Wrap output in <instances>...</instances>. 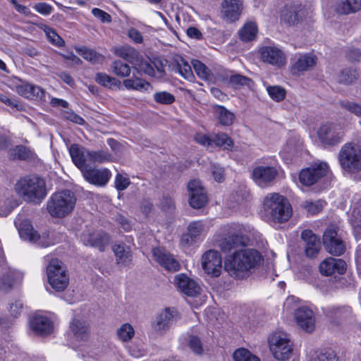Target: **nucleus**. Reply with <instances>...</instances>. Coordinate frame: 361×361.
I'll return each instance as SVG.
<instances>
[{
	"label": "nucleus",
	"mask_w": 361,
	"mask_h": 361,
	"mask_svg": "<svg viewBox=\"0 0 361 361\" xmlns=\"http://www.w3.org/2000/svg\"><path fill=\"white\" fill-rule=\"evenodd\" d=\"M263 260L262 254L253 248H243L227 256L224 269L230 275L241 277L243 274L259 266Z\"/></svg>",
	"instance_id": "nucleus-1"
},
{
	"label": "nucleus",
	"mask_w": 361,
	"mask_h": 361,
	"mask_svg": "<svg viewBox=\"0 0 361 361\" xmlns=\"http://www.w3.org/2000/svg\"><path fill=\"white\" fill-rule=\"evenodd\" d=\"M264 219L272 226L288 221L292 216V207L288 199L276 192L267 194L262 202Z\"/></svg>",
	"instance_id": "nucleus-2"
},
{
	"label": "nucleus",
	"mask_w": 361,
	"mask_h": 361,
	"mask_svg": "<svg viewBox=\"0 0 361 361\" xmlns=\"http://www.w3.org/2000/svg\"><path fill=\"white\" fill-rule=\"evenodd\" d=\"M15 191L26 201L40 202L47 195L44 180L35 176H25L15 184Z\"/></svg>",
	"instance_id": "nucleus-3"
},
{
	"label": "nucleus",
	"mask_w": 361,
	"mask_h": 361,
	"mask_svg": "<svg viewBox=\"0 0 361 361\" xmlns=\"http://www.w3.org/2000/svg\"><path fill=\"white\" fill-rule=\"evenodd\" d=\"M76 204V197L70 190L54 192L49 198L47 209L52 217L63 218L71 214Z\"/></svg>",
	"instance_id": "nucleus-4"
},
{
	"label": "nucleus",
	"mask_w": 361,
	"mask_h": 361,
	"mask_svg": "<svg viewBox=\"0 0 361 361\" xmlns=\"http://www.w3.org/2000/svg\"><path fill=\"white\" fill-rule=\"evenodd\" d=\"M68 152L73 162L78 168L90 166V164L96 163L103 164L111 160V155L107 151H91L78 144L71 145Z\"/></svg>",
	"instance_id": "nucleus-5"
},
{
	"label": "nucleus",
	"mask_w": 361,
	"mask_h": 361,
	"mask_svg": "<svg viewBox=\"0 0 361 361\" xmlns=\"http://www.w3.org/2000/svg\"><path fill=\"white\" fill-rule=\"evenodd\" d=\"M341 167L348 172L361 171V145L348 142L343 145L338 153Z\"/></svg>",
	"instance_id": "nucleus-6"
},
{
	"label": "nucleus",
	"mask_w": 361,
	"mask_h": 361,
	"mask_svg": "<svg viewBox=\"0 0 361 361\" xmlns=\"http://www.w3.org/2000/svg\"><path fill=\"white\" fill-rule=\"evenodd\" d=\"M48 283L56 291L64 290L69 283V276L66 270L62 267V262L57 259H52L47 267Z\"/></svg>",
	"instance_id": "nucleus-7"
},
{
	"label": "nucleus",
	"mask_w": 361,
	"mask_h": 361,
	"mask_svg": "<svg viewBox=\"0 0 361 361\" xmlns=\"http://www.w3.org/2000/svg\"><path fill=\"white\" fill-rule=\"evenodd\" d=\"M317 133L322 145L334 146L342 142L345 130L342 124L326 122L320 126Z\"/></svg>",
	"instance_id": "nucleus-8"
},
{
	"label": "nucleus",
	"mask_w": 361,
	"mask_h": 361,
	"mask_svg": "<svg viewBox=\"0 0 361 361\" xmlns=\"http://www.w3.org/2000/svg\"><path fill=\"white\" fill-rule=\"evenodd\" d=\"M323 243L326 250L331 255L340 256L345 251V243L338 235L336 228L329 227L323 235Z\"/></svg>",
	"instance_id": "nucleus-9"
},
{
	"label": "nucleus",
	"mask_w": 361,
	"mask_h": 361,
	"mask_svg": "<svg viewBox=\"0 0 361 361\" xmlns=\"http://www.w3.org/2000/svg\"><path fill=\"white\" fill-rule=\"evenodd\" d=\"M329 167L326 163H315L311 166L300 171L299 173L300 182L304 185H312L326 176Z\"/></svg>",
	"instance_id": "nucleus-10"
},
{
	"label": "nucleus",
	"mask_w": 361,
	"mask_h": 361,
	"mask_svg": "<svg viewBox=\"0 0 361 361\" xmlns=\"http://www.w3.org/2000/svg\"><path fill=\"white\" fill-rule=\"evenodd\" d=\"M312 11L300 4L286 6L281 13V20L289 25H297L310 18Z\"/></svg>",
	"instance_id": "nucleus-11"
},
{
	"label": "nucleus",
	"mask_w": 361,
	"mask_h": 361,
	"mask_svg": "<svg viewBox=\"0 0 361 361\" xmlns=\"http://www.w3.org/2000/svg\"><path fill=\"white\" fill-rule=\"evenodd\" d=\"M202 267L208 275L219 276L222 271L221 254L213 250L207 251L202 257Z\"/></svg>",
	"instance_id": "nucleus-12"
},
{
	"label": "nucleus",
	"mask_w": 361,
	"mask_h": 361,
	"mask_svg": "<svg viewBox=\"0 0 361 361\" xmlns=\"http://www.w3.org/2000/svg\"><path fill=\"white\" fill-rule=\"evenodd\" d=\"M82 173L85 179L90 183L97 186H104L111 178V171L106 169H97L91 166L78 168Z\"/></svg>",
	"instance_id": "nucleus-13"
},
{
	"label": "nucleus",
	"mask_w": 361,
	"mask_h": 361,
	"mask_svg": "<svg viewBox=\"0 0 361 361\" xmlns=\"http://www.w3.org/2000/svg\"><path fill=\"white\" fill-rule=\"evenodd\" d=\"M205 232V225L202 221H196L191 222L188 226V232L181 237V246L188 247L202 240Z\"/></svg>",
	"instance_id": "nucleus-14"
},
{
	"label": "nucleus",
	"mask_w": 361,
	"mask_h": 361,
	"mask_svg": "<svg viewBox=\"0 0 361 361\" xmlns=\"http://www.w3.org/2000/svg\"><path fill=\"white\" fill-rule=\"evenodd\" d=\"M189 203L195 209L203 207L207 202V192L199 180H190L188 184Z\"/></svg>",
	"instance_id": "nucleus-15"
},
{
	"label": "nucleus",
	"mask_w": 361,
	"mask_h": 361,
	"mask_svg": "<svg viewBox=\"0 0 361 361\" xmlns=\"http://www.w3.org/2000/svg\"><path fill=\"white\" fill-rule=\"evenodd\" d=\"M177 312L174 308H166L157 315L152 323V331L157 335H162L169 329L172 322L176 319Z\"/></svg>",
	"instance_id": "nucleus-16"
},
{
	"label": "nucleus",
	"mask_w": 361,
	"mask_h": 361,
	"mask_svg": "<svg viewBox=\"0 0 361 361\" xmlns=\"http://www.w3.org/2000/svg\"><path fill=\"white\" fill-rule=\"evenodd\" d=\"M263 62L281 67L286 63V57L282 50L275 46H265L259 49Z\"/></svg>",
	"instance_id": "nucleus-17"
},
{
	"label": "nucleus",
	"mask_w": 361,
	"mask_h": 361,
	"mask_svg": "<svg viewBox=\"0 0 361 361\" xmlns=\"http://www.w3.org/2000/svg\"><path fill=\"white\" fill-rule=\"evenodd\" d=\"M154 260L169 271H178L180 269L179 262L163 247H154L152 250Z\"/></svg>",
	"instance_id": "nucleus-18"
},
{
	"label": "nucleus",
	"mask_w": 361,
	"mask_h": 361,
	"mask_svg": "<svg viewBox=\"0 0 361 361\" xmlns=\"http://www.w3.org/2000/svg\"><path fill=\"white\" fill-rule=\"evenodd\" d=\"M30 327L36 336H47L54 330L52 321L47 316L36 314L33 315L29 322Z\"/></svg>",
	"instance_id": "nucleus-19"
},
{
	"label": "nucleus",
	"mask_w": 361,
	"mask_h": 361,
	"mask_svg": "<svg viewBox=\"0 0 361 361\" xmlns=\"http://www.w3.org/2000/svg\"><path fill=\"white\" fill-rule=\"evenodd\" d=\"M298 325L307 332H312L315 327V317L313 311L307 306L297 308L294 313Z\"/></svg>",
	"instance_id": "nucleus-20"
},
{
	"label": "nucleus",
	"mask_w": 361,
	"mask_h": 361,
	"mask_svg": "<svg viewBox=\"0 0 361 361\" xmlns=\"http://www.w3.org/2000/svg\"><path fill=\"white\" fill-rule=\"evenodd\" d=\"M174 283L180 291L189 297H196L201 290L200 285L185 274H177L174 277Z\"/></svg>",
	"instance_id": "nucleus-21"
},
{
	"label": "nucleus",
	"mask_w": 361,
	"mask_h": 361,
	"mask_svg": "<svg viewBox=\"0 0 361 361\" xmlns=\"http://www.w3.org/2000/svg\"><path fill=\"white\" fill-rule=\"evenodd\" d=\"M291 66L293 75H299L301 72L306 71L314 66L317 58L313 54H295Z\"/></svg>",
	"instance_id": "nucleus-22"
},
{
	"label": "nucleus",
	"mask_w": 361,
	"mask_h": 361,
	"mask_svg": "<svg viewBox=\"0 0 361 361\" xmlns=\"http://www.w3.org/2000/svg\"><path fill=\"white\" fill-rule=\"evenodd\" d=\"M16 92L22 97L30 99H44L45 91L39 86L18 80L14 87Z\"/></svg>",
	"instance_id": "nucleus-23"
},
{
	"label": "nucleus",
	"mask_w": 361,
	"mask_h": 361,
	"mask_svg": "<svg viewBox=\"0 0 361 361\" xmlns=\"http://www.w3.org/2000/svg\"><path fill=\"white\" fill-rule=\"evenodd\" d=\"M277 173L274 167L259 166L253 169L252 176L257 185L264 188L275 179Z\"/></svg>",
	"instance_id": "nucleus-24"
},
{
	"label": "nucleus",
	"mask_w": 361,
	"mask_h": 361,
	"mask_svg": "<svg viewBox=\"0 0 361 361\" xmlns=\"http://www.w3.org/2000/svg\"><path fill=\"white\" fill-rule=\"evenodd\" d=\"M346 270V263L341 259L328 257L319 265V271L324 276L343 274Z\"/></svg>",
	"instance_id": "nucleus-25"
},
{
	"label": "nucleus",
	"mask_w": 361,
	"mask_h": 361,
	"mask_svg": "<svg viewBox=\"0 0 361 361\" xmlns=\"http://www.w3.org/2000/svg\"><path fill=\"white\" fill-rule=\"evenodd\" d=\"M243 0H223L221 2V13L228 21L237 20L243 11Z\"/></svg>",
	"instance_id": "nucleus-26"
},
{
	"label": "nucleus",
	"mask_w": 361,
	"mask_h": 361,
	"mask_svg": "<svg viewBox=\"0 0 361 361\" xmlns=\"http://www.w3.org/2000/svg\"><path fill=\"white\" fill-rule=\"evenodd\" d=\"M269 345L274 357L279 360H288L292 354L290 340H269Z\"/></svg>",
	"instance_id": "nucleus-27"
},
{
	"label": "nucleus",
	"mask_w": 361,
	"mask_h": 361,
	"mask_svg": "<svg viewBox=\"0 0 361 361\" xmlns=\"http://www.w3.org/2000/svg\"><path fill=\"white\" fill-rule=\"evenodd\" d=\"M301 238L305 243V254L309 257H314L320 249L319 238L311 230H304Z\"/></svg>",
	"instance_id": "nucleus-28"
},
{
	"label": "nucleus",
	"mask_w": 361,
	"mask_h": 361,
	"mask_svg": "<svg viewBox=\"0 0 361 361\" xmlns=\"http://www.w3.org/2000/svg\"><path fill=\"white\" fill-rule=\"evenodd\" d=\"M249 239L245 235L235 233L225 238L220 244V247L224 252H230L232 249L239 246L247 245Z\"/></svg>",
	"instance_id": "nucleus-29"
},
{
	"label": "nucleus",
	"mask_w": 361,
	"mask_h": 361,
	"mask_svg": "<svg viewBox=\"0 0 361 361\" xmlns=\"http://www.w3.org/2000/svg\"><path fill=\"white\" fill-rule=\"evenodd\" d=\"M82 240L85 245L97 247L100 251H104L110 241V237L105 233H94L88 236L83 235Z\"/></svg>",
	"instance_id": "nucleus-30"
},
{
	"label": "nucleus",
	"mask_w": 361,
	"mask_h": 361,
	"mask_svg": "<svg viewBox=\"0 0 361 361\" xmlns=\"http://www.w3.org/2000/svg\"><path fill=\"white\" fill-rule=\"evenodd\" d=\"M18 232L21 238L33 243L41 245L40 235L27 221H22L18 226Z\"/></svg>",
	"instance_id": "nucleus-31"
},
{
	"label": "nucleus",
	"mask_w": 361,
	"mask_h": 361,
	"mask_svg": "<svg viewBox=\"0 0 361 361\" xmlns=\"http://www.w3.org/2000/svg\"><path fill=\"white\" fill-rule=\"evenodd\" d=\"M23 275L16 271L8 270L0 278V290L8 291L12 288L15 283L20 282Z\"/></svg>",
	"instance_id": "nucleus-32"
},
{
	"label": "nucleus",
	"mask_w": 361,
	"mask_h": 361,
	"mask_svg": "<svg viewBox=\"0 0 361 361\" xmlns=\"http://www.w3.org/2000/svg\"><path fill=\"white\" fill-rule=\"evenodd\" d=\"M123 85L128 90H136L141 92H148L152 89L149 82L138 77L126 79L123 81Z\"/></svg>",
	"instance_id": "nucleus-33"
},
{
	"label": "nucleus",
	"mask_w": 361,
	"mask_h": 361,
	"mask_svg": "<svg viewBox=\"0 0 361 361\" xmlns=\"http://www.w3.org/2000/svg\"><path fill=\"white\" fill-rule=\"evenodd\" d=\"M114 53L118 57L123 59L132 65L137 61L140 53L129 45H124L114 49Z\"/></svg>",
	"instance_id": "nucleus-34"
},
{
	"label": "nucleus",
	"mask_w": 361,
	"mask_h": 361,
	"mask_svg": "<svg viewBox=\"0 0 361 361\" xmlns=\"http://www.w3.org/2000/svg\"><path fill=\"white\" fill-rule=\"evenodd\" d=\"M173 70L176 73L180 74L185 80L192 82L195 80V75L192 73L190 65L183 58L179 57L176 60L173 66Z\"/></svg>",
	"instance_id": "nucleus-35"
},
{
	"label": "nucleus",
	"mask_w": 361,
	"mask_h": 361,
	"mask_svg": "<svg viewBox=\"0 0 361 361\" xmlns=\"http://www.w3.org/2000/svg\"><path fill=\"white\" fill-rule=\"evenodd\" d=\"M112 250L118 264L125 265L131 261L130 249L125 244H115Z\"/></svg>",
	"instance_id": "nucleus-36"
},
{
	"label": "nucleus",
	"mask_w": 361,
	"mask_h": 361,
	"mask_svg": "<svg viewBox=\"0 0 361 361\" xmlns=\"http://www.w3.org/2000/svg\"><path fill=\"white\" fill-rule=\"evenodd\" d=\"M214 111L219 123L225 126H231L234 120V114L223 106H214Z\"/></svg>",
	"instance_id": "nucleus-37"
},
{
	"label": "nucleus",
	"mask_w": 361,
	"mask_h": 361,
	"mask_svg": "<svg viewBox=\"0 0 361 361\" xmlns=\"http://www.w3.org/2000/svg\"><path fill=\"white\" fill-rule=\"evenodd\" d=\"M336 11L341 14L355 13L361 9V0L341 1L336 6Z\"/></svg>",
	"instance_id": "nucleus-38"
},
{
	"label": "nucleus",
	"mask_w": 361,
	"mask_h": 361,
	"mask_svg": "<svg viewBox=\"0 0 361 361\" xmlns=\"http://www.w3.org/2000/svg\"><path fill=\"white\" fill-rule=\"evenodd\" d=\"M69 328L73 336L78 338L86 336L89 333V325L85 321L74 319L70 323Z\"/></svg>",
	"instance_id": "nucleus-39"
},
{
	"label": "nucleus",
	"mask_w": 361,
	"mask_h": 361,
	"mask_svg": "<svg viewBox=\"0 0 361 361\" xmlns=\"http://www.w3.org/2000/svg\"><path fill=\"white\" fill-rule=\"evenodd\" d=\"M257 33V26L253 22L246 23L239 30L240 39L243 42H250L255 39Z\"/></svg>",
	"instance_id": "nucleus-40"
},
{
	"label": "nucleus",
	"mask_w": 361,
	"mask_h": 361,
	"mask_svg": "<svg viewBox=\"0 0 361 361\" xmlns=\"http://www.w3.org/2000/svg\"><path fill=\"white\" fill-rule=\"evenodd\" d=\"M133 66L138 72H142L151 77H156V71L152 61L144 59L140 54L138 56L137 61L135 62Z\"/></svg>",
	"instance_id": "nucleus-41"
},
{
	"label": "nucleus",
	"mask_w": 361,
	"mask_h": 361,
	"mask_svg": "<svg viewBox=\"0 0 361 361\" xmlns=\"http://www.w3.org/2000/svg\"><path fill=\"white\" fill-rule=\"evenodd\" d=\"M94 80L100 85L107 88L119 87L121 85V82L118 79L105 73H97Z\"/></svg>",
	"instance_id": "nucleus-42"
},
{
	"label": "nucleus",
	"mask_w": 361,
	"mask_h": 361,
	"mask_svg": "<svg viewBox=\"0 0 361 361\" xmlns=\"http://www.w3.org/2000/svg\"><path fill=\"white\" fill-rule=\"evenodd\" d=\"M192 65L197 75L204 81H211L213 75L209 68L199 60L192 61Z\"/></svg>",
	"instance_id": "nucleus-43"
},
{
	"label": "nucleus",
	"mask_w": 361,
	"mask_h": 361,
	"mask_svg": "<svg viewBox=\"0 0 361 361\" xmlns=\"http://www.w3.org/2000/svg\"><path fill=\"white\" fill-rule=\"evenodd\" d=\"M111 68L114 74L120 78L128 77L131 72V68L128 64L121 60H115L111 65Z\"/></svg>",
	"instance_id": "nucleus-44"
},
{
	"label": "nucleus",
	"mask_w": 361,
	"mask_h": 361,
	"mask_svg": "<svg viewBox=\"0 0 361 361\" xmlns=\"http://www.w3.org/2000/svg\"><path fill=\"white\" fill-rule=\"evenodd\" d=\"M212 136V146L215 145L224 149H230L233 147V142L232 140L226 133L213 134Z\"/></svg>",
	"instance_id": "nucleus-45"
},
{
	"label": "nucleus",
	"mask_w": 361,
	"mask_h": 361,
	"mask_svg": "<svg viewBox=\"0 0 361 361\" xmlns=\"http://www.w3.org/2000/svg\"><path fill=\"white\" fill-rule=\"evenodd\" d=\"M233 358L234 361H260L259 357L243 348L235 350L233 354Z\"/></svg>",
	"instance_id": "nucleus-46"
},
{
	"label": "nucleus",
	"mask_w": 361,
	"mask_h": 361,
	"mask_svg": "<svg viewBox=\"0 0 361 361\" xmlns=\"http://www.w3.org/2000/svg\"><path fill=\"white\" fill-rule=\"evenodd\" d=\"M325 205L326 202L323 200H318L316 202L305 201L302 203V207L309 214L311 215H314L319 213Z\"/></svg>",
	"instance_id": "nucleus-47"
},
{
	"label": "nucleus",
	"mask_w": 361,
	"mask_h": 361,
	"mask_svg": "<svg viewBox=\"0 0 361 361\" xmlns=\"http://www.w3.org/2000/svg\"><path fill=\"white\" fill-rule=\"evenodd\" d=\"M267 90L269 97L275 102H281L286 97V92L281 86H268Z\"/></svg>",
	"instance_id": "nucleus-48"
},
{
	"label": "nucleus",
	"mask_w": 361,
	"mask_h": 361,
	"mask_svg": "<svg viewBox=\"0 0 361 361\" xmlns=\"http://www.w3.org/2000/svg\"><path fill=\"white\" fill-rule=\"evenodd\" d=\"M359 74L357 70L346 68L341 72L339 75V82L343 84H350L358 77Z\"/></svg>",
	"instance_id": "nucleus-49"
},
{
	"label": "nucleus",
	"mask_w": 361,
	"mask_h": 361,
	"mask_svg": "<svg viewBox=\"0 0 361 361\" xmlns=\"http://www.w3.org/2000/svg\"><path fill=\"white\" fill-rule=\"evenodd\" d=\"M153 97L156 102L161 104L169 105L175 102V97L166 91L155 92Z\"/></svg>",
	"instance_id": "nucleus-50"
},
{
	"label": "nucleus",
	"mask_w": 361,
	"mask_h": 361,
	"mask_svg": "<svg viewBox=\"0 0 361 361\" xmlns=\"http://www.w3.org/2000/svg\"><path fill=\"white\" fill-rule=\"evenodd\" d=\"M44 30L52 44L58 47H62L64 45V40L51 27L46 26Z\"/></svg>",
	"instance_id": "nucleus-51"
},
{
	"label": "nucleus",
	"mask_w": 361,
	"mask_h": 361,
	"mask_svg": "<svg viewBox=\"0 0 361 361\" xmlns=\"http://www.w3.org/2000/svg\"><path fill=\"white\" fill-rule=\"evenodd\" d=\"M340 104L350 113L361 117V104L350 101H341Z\"/></svg>",
	"instance_id": "nucleus-52"
},
{
	"label": "nucleus",
	"mask_w": 361,
	"mask_h": 361,
	"mask_svg": "<svg viewBox=\"0 0 361 361\" xmlns=\"http://www.w3.org/2000/svg\"><path fill=\"white\" fill-rule=\"evenodd\" d=\"M134 335V328L128 323L123 324L117 330V336L119 338H133Z\"/></svg>",
	"instance_id": "nucleus-53"
},
{
	"label": "nucleus",
	"mask_w": 361,
	"mask_h": 361,
	"mask_svg": "<svg viewBox=\"0 0 361 361\" xmlns=\"http://www.w3.org/2000/svg\"><path fill=\"white\" fill-rule=\"evenodd\" d=\"M229 81L232 85L235 87L243 85L249 86L252 82V80L250 78L240 74L231 75Z\"/></svg>",
	"instance_id": "nucleus-54"
},
{
	"label": "nucleus",
	"mask_w": 361,
	"mask_h": 361,
	"mask_svg": "<svg viewBox=\"0 0 361 361\" xmlns=\"http://www.w3.org/2000/svg\"><path fill=\"white\" fill-rule=\"evenodd\" d=\"M337 357L334 350L331 349L320 351L314 361H336Z\"/></svg>",
	"instance_id": "nucleus-55"
},
{
	"label": "nucleus",
	"mask_w": 361,
	"mask_h": 361,
	"mask_svg": "<svg viewBox=\"0 0 361 361\" xmlns=\"http://www.w3.org/2000/svg\"><path fill=\"white\" fill-rule=\"evenodd\" d=\"M80 55L87 61L95 63L99 60L101 55L96 51L87 48H82L80 50Z\"/></svg>",
	"instance_id": "nucleus-56"
},
{
	"label": "nucleus",
	"mask_w": 361,
	"mask_h": 361,
	"mask_svg": "<svg viewBox=\"0 0 361 361\" xmlns=\"http://www.w3.org/2000/svg\"><path fill=\"white\" fill-rule=\"evenodd\" d=\"M33 8L37 12L44 16H48L54 11L53 6L45 2L36 4Z\"/></svg>",
	"instance_id": "nucleus-57"
},
{
	"label": "nucleus",
	"mask_w": 361,
	"mask_h": 361,
	"mask_svg": "<svg viewBox=\"0 0 361 361\" xmlns=\"http://www.w3.org/2000/svg\"><path fill=\"white\" fill-rule=\"evenodd\" d=\"M211 172L213 174V176L216 181L221 183L224 180V169L221 167L219 165L216 164H212L211 165Z\"/></svg>",
	"instance_id": "nucleus-58"
},
{
	"label": "nucleus",
	"mask_w": 361,
	"mask_h": 361,
	"mask_svg": "<svg viewBox=\"0 0 361 361\" xmlns=\"http://www.w3.org/2000/svg\"><path fill=\"white\" fill-rule=\"evenodd\" d=\"M130 180L121 174H117L115 178V187L118 190H124L130 185Z\"/></svg>",
	"instance_id": "nucleus-59"
},
{
	"label": "nucleus",
	"mask_w": 361,
	"mask_h": 361,
	"mask_svg": "<svg viewBox=\"0 0 361 361\" xmlns=\"http://www.w3.org/2000/svg\"><path fill=\"white\" fill-rule=\"evenodd\" d=\"M195 141L207 147H212V136L202 133H197L195 136Z\"/></svg>",
	"instance_id": "nucleus-60"
},
{
	"label": "nucleus",
	"mask_w": 361,
	"mask_h": 361,
	"mask_svg": "<svg viewBox=\"0 0 361 361\" xmlns=\"http://www.w3.org/2000/svg\"><path fill=\"white\" fill-rule=\"evenodd\" d=\"M92 13L94 17L99 18L102 23H109L111 21V16L98 8H94L92 10Z\"/></svg>",
	"instance_id": "nucleus-61"
},
{
	"label": "nucleus",
	"mask_w": 361,
	"mask_h": 361,
	"mask_svg": "<svg viewBox=\"0 0 361 361\" xmlns=\"http://www.w3.org/2000/svg\"><path fill=\"white\" fill-rule=\"evenodd\" d=\"M29 156V150L24 146H17L14 149V157L19 159H26Z\"/></svg>",
	"instance_id": "nucleus-62"
},
{
	"label": "nucleus",
	"mask_w": 361,
	"mask_h": 361,
	"mask_svg": "<svg viewBox=\"0 0 361 361\" xmlns=\"http://www.w3.org/2000/svg\"><path fill=\"white\" fill-rule=\"evenodd\" d=\"M23 309V303L20 300H16L10 305V313L12 316L18 317Z\"/></svg>",
	"instance_id": "nucleus-63"
},
{
	"label": "nucleus",
	"mask_w": 361,
	"mask_h": 361,
	"mask_svg": "<svg viewBox=\"0 0 361 361\" xmlns=\"http://www.w3.org/2000/svg\"><path fill=\"white\" fill-rule=\"evenodd\" d=\"M189 346L195 353L201 354L203 351L201 340H190Z\"/></svg>",
	"instance_id": "nucleus-64"
}]
</instances>
